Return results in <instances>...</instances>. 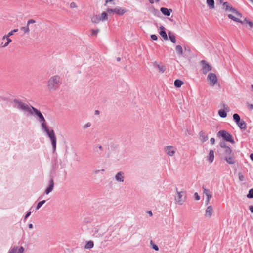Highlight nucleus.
I'll use <instances>...</instances> for the list:
<instances>
[{"instance_id": "1", "label": "nucleus", "mask_w": 253, "mask_h": 253, "mask_svg": "<svg viewBox=\"0 0 253 253\" xmlns=\"http://www.w3.org/2000/svg\"><path fill=\"white\" fill-rule=\"evenodd\" d=\"M62 84L61 76L56 75L51 76L47 81V88L49 91L57 90Z\"/></svg>"}, {"instance_id": "2", "label": "nucleus", "mask_w": 253, "mask_h": 253, "mask_svg": "<svg viewBox=\"0 0 253 253\" xmlns=\"http://www.w3.org/2000/svg\"><path fill=\"white\" fill-rule=\"evenodd\" d=\"M13 105L14 108L28 115L29 113H31V110L33 107L17 99L13 100Z\"/></svg>"}, {"instance_id": "3", "label": "nucleus", "mask_w": 253, "mask_h": 253, "mask_svg": "<svg viewBox=\"0 0 253 253\" xmlns=\"http://www.w3.org/2000/svg\"><path fill=\"white\" fill-rule=\"evenodd\" d=\"M31 112V113H29V115H33L36 118L37 121L41 123V127L47 125L44 116L40 110L34 107H32Z\"/></svg>"}, {"instance_id": "4", "label": "nucleus", "mask_w": 253, "mask_h": 253, "mask_svg": "<svg viewBox=\"0 0 253 253\" xmlns=\"http://www.w3.org/2000/svg\"><path fill=\"white\" fill-rule=\"evenodd\" d=\"M42 129L46 133L47 135L49 138L51 144L52 146V148L53 150L54 151L56 148V138L55 136V133L52 129H50L47 125L41 127Z\"/></svg>"}, {"instance_id": "5", "label": "nucleus", "mask_w": 253, "mask_h": 253, "mask_svg": "<svg viewBox=\"0 0 253 253\" xmlns=\"http://www.w3.org/2000/svg\"><path fill=\"white\" fill-rule=\"evenodd\" d=\"M176 195L175 196L174 199L175 203L179 205H182L186 200V193L185 191H178L177 189H176Z\"/></svg>"}, {"instance_id": "6", "label": "nucleus", "mask_w": 253, "mask_h": 253, "mask_svg": "<svg viewBox=\"0 0 253 253\" xmlns=\"http://www.w3.org/2000/svg\"><path fill=\"white\" fill-rule=\"evenodd\" d=\"M18 31V29H15L9 32L7 35L3 36L2 38V40L3 41L7 40V42H2L0 44L1 47L3 48L7 47L9 44V43L12 42V40L9 38V37L13 35L14 33L17 32Z\"/></svg>"}, {"instance_id": "7", "label": "nucleus", "mask_w": 253, "mask_h": 253, "mask_svg": "<svg viewBox=\"0 0 253 253\" xmlns=\"http://www.w3.org/2000/svg\"><path fill=\"white\" fill-rule=\"evenodd\" d=\"M217 135L219 137H221L224 140L226 141L229 142L232 144L235 143V141L232 137V136L227 131L220 130L218 131Z\"/></svg>"}, {"instance_id": "8", "label": "nucleus", "mask_w": 253, "mask_h": 253, "mask_svg": "<svg viewBox=\"0 0 253 253\" xmlns=\"http://www.w3.org/2000/svg\"><path fill=\"white\" fill-rule=\"evenodd\" d=\"M222 3L223 6L225 8L226 11H231L238 17H242V14L235 8H233L228 2H225Z\"/></svg>"}, {"instance_id": "9", "label": "nucleus", "mask_w": 253, "mask_h": 253, "mask_svg": "<svg viewBox=\"0 0 253 253\" xmlns=\"http://www.w3.org/2000/svg\"><path fill=\"white\" fill-rule=\"evenodd\" d=\"M207 80L210 85L213 86L218 82V79L215 74L210 73L207 76Z\"/></svg>"}, {"instance_id": "10", "label": "nucleus", "mask_w": 253, "mask_h": 253, "mask_svg": "<svg viewBox=\"0 0 253 253\" xmlns=\"http://www.w3.org/2000/svg\"><path fill=\"white\" fill-rule=\"evenodd\" d=\"M165 152L169 156L172 157L176 153V148L173 146H167L164 147Z\"/></svg>"}, {"instance_id": "11", "label": "nucleus", "mask_w": 253, "mask_h": 253, "mask_svg": "<svg viewBox=\"0 0 253 253\" xmlns=\"http://www.w3.org/2000/svg\"><path fill=\"white\" fill-rule=\"evenodd\" d=\"M200 63L202 65V70L204 74H207L209 71L212 70V67L205 60H202Z\"/></svg>"}, {"instance_id": "12", "label": "nucleus", "mask_w": 253, "mask_h": 253, "mask_svg": "<svg viewBox=\"0 0 253 253\" xmlns=\"http://www.w3.org/2000/svg\"><path fill=\"white\" fill-rule=\"evenodd\" d=\"M223 109H220L218 111L219 115L222 118H225L227 116V112L229 111V108L226 104L223 105Z\"/></svg>"}, {"instance_id": "13", "label": "nucleus", "mask_w": 253, "mask_h": 253, "mask_svg": "<svg viewBox=\"0 0 253 253\" xmlns=\"http://www.w3.org/2000/svg\"><path fill=\"white\" fill-rule=\"evenodd\" d=\"M225 160L229 164H234L236 162L235 157L234 153L224 156Z\"/></svg>"}, {"instance_id": "14", "label": "nucleus", "mask_w": 253, "mask_h": 253, "mask_svg": "<svg viewBox=\"0 0 253 253\" xmlns=\"http://www.w3.org/2000/svg\"><path fill=\"white\" fill-rule=\"evenodd\" d=\"M213 212V210L212 206H209L206 209L205 216L206 218H210L211 217Z\"/></svg>"}, {"instance_id": "15", "label": "nucleus", "mask_w": 253, "mask_h": 253, "mask_svg": "<svg viewBox=\"0 0 253 253\" xmlns=\"http://www.w3.org/2000/svg\"><path fill=\"white\" fill-rule=\"evenodd\" d=\"M115 179L117 182H123L125 179L124 173L122 171L118 172L115 176Z\"/></svg>"}, {"instance_id": "16", "label": "nucleus", "mask_w": 253, "mask_h": 253, "mask_svg": "<svg viewBox=\"0 0 253 253\" xmlns=\"http://www.w3.org/2000/svg\"><path fill=\"white\" fill-rule=\"evenodd\" d=\"M228 17L229 18L232 19L234 21L239 22L241 24H243V21L240 19V18H241V17H238L233 13L232 14H228Z\"/></svg>"}, {"instance_id": "17", "label": "nucleus", "mask_w": 253, "mask_h": 253, "mask_svg": "<svg viewBox=\"0 0 253 253\" xmlns=\"http://www.w3.org/2000/svg\"><path fill=\"white\" fill-rule=\"evenodd\" d=\"M53 187H54V182H53V180L51 178L49 180V186H48V188L45 190L44 193L46 194H48L50 192H51L52 191V190L53 189Z\"/></svg>"}, {"instance_id": "18", "label": "nucleus", "mask_w": 253, "mask_h": 253, "mask_svg": "<svg viewBox=\"0 0 253 253\" xmlns=\"http://www.w3.org/2000/svg\"><path fill=\"white\" fill-rule=\"evenodd\" d=\"M199 139L202 143H204L208 139V136L204 132L202 131L199 133Z\"/></svg>"}, {"instance_id": "19", "label": "nucleus", "mask_w": 253, "mask_h": 253, "mask_svg": "<svg viewBox=\"0 0 253 253\" xmlns=\"http://www.w3.org/2000/svg\"><path fill=\"white\" fill-rule=\"evenodd\" d=\"M153 64L155 67H157L158 68L160 73H163L166 70V68L165 66L160 65V64H158L156 62H153Z\"/></svg>"}, {"instance_id": "20", "label": "nucleus", "mask_w": 253, "mask_h": 253, "mask_svg": "<svg viewBox=\"0 0 253 253\" xmlns=\"http://www.w3.org/2000/svg\"><path fill=\"white\" fill-rule=\"evenodd\" d=\"M113 12L119 15H122L126 12V10L121 7H116L113 9Z\"/></svg>"}, {"instance_id": "21", "label": "nucleus", "mask_w": 253, "mask_h": 253, "mask_svg": "<svg viewBox=\"0 0 253 253\" xmlns=\"http://www.w3.org/2000/svg\"><path fill=\"white\" fill-rule=\"evenodd\" d=\"M160 31L159 32L160 35L166 40H168V36L165 30V28L164 26H161L160 27Z\"/></svg>"}, {"instance_id": "22", "label": "nucleus", "mask_w": 253, "mask_h": 253, "mask_svg": "<svg viewBox=\"0 0 253 253\" xmlns=\"http://www.w3.org/2000/svg\"><path fill=\"white\" fill-rule=\"evenodd\" d=\"M160 11L164 15L166 16H169L172 10L171 9H169L167 8L162 7L160 9Z\"/></svg>"}, {"instance_id": "23", "label": "nucleus", "mask_w": 253, "mask_h": 253, "mask_svg": "<svg viewBox=\"0 0 253 253\" xmlns=\"http://www.w3.org/2000/svg\"><path fill=\"white\" fill-rule=\"evenodd\" d=\"M91 20L92 23L97 24L101 21V18L97 15H93L91 17Z\"/></svg>"}, {"instance_id": "24", "label": "nucleus", "mask_w": 253, "mask_h": 253, "mask_svg": "<svg viewBox=\"0 0 253 253\" xmlns=\"http://www.w3.org/2000/svg\"><path fill=\"white\" fill-rule=\"evenodd\" d=\"M214 151L212 150H211L209 152V155L208 157V161L210 163H211L213 162L214 160Z\"/></svg>"}, {"instance_id": "25", "label": "nucleus", "mask_w": 253, "mask_h": 253, "mask_svg": "<svg viewBox=\"0 0 253 253\" xmlns=\"http://www.w3.org/2000/svg\"><path fill=\"white\" fill-rule=\"evenodd\" d=\"M202 189L203 190V193L205 194L207 198L212 197V195L209 189H207L204 186H203Z\"/></svg>"}, {"instance_id": "26", "label": "nucleus", "mask_w": 253, "mask_h": 253, "mask_svg": "<svg viewBox=\"0 0 253 253\" xmlns=\"http://www.w3.org/2000/svg\"><path fill=\"white\" fill-rule=\"evenodd\" d=\"M237 125H238V126L240 127V129H246V124L245 123V122L243 120L242 121H240V122L239 123H237Z\"/></svg>"}, {"instance_id": "27", "label": "nucleus", "mask_w": 253, "mask_h": 253, "mask_svg": "<svg viewBox=\"0 0 253 253\" xmlns=\"http://www.w3.org/2000/svg\"><path fill=\"white\" fill-rule=\"evenodd\" d=\"M93 246H94L93 242L92 241H89L86 243V244L84 246V248L86 249H89L92 248L93 247Z\"/></svg>"}, {"instance_id": "28", "label": "nucleus", "mask_w": 253, "mask_h": 253, "mask_svg": "<svg viewBox=\"0 0 253 253\" xmlns=\"http://www.w3.org/2000/svg\"><path fill=\"white\" fill-rule=\"evenodd\" d=\"M233 153L231 149L228 146L224 149V156H227Z\"/></svg>"}, {"instance_id": "29", "label": "nucleus", "mask_w": 253, "mask_h": 253, "mask_svg": "<svg viewBox=\"0 0 253 253\" xmlns=\"http://www.w3.org/2000/svg\"><path fill=\"white\" fill-rule=\"evenodd\" d=\"M184 84L183 82L179 79H177L174 81V85L176 87H180Z\"/></svg>"}, {"instance_id": "30", "label": "nucleus", "mask_w": 253, "mask_h": 253, "mask_svg": "<svg viewBox=\"0 0 253 253\" xmlns=\"http://www.w3.org/2000/svg\"><path fill=\"white\" fill-rule=\"evenodd\" d=\"M207 3L211 9L214 8V0H207Z\"/></svg>"}, {"instance_id": "31", "label": "nucleus", "mask_w": 253, "mask_h": 253, "mask_svg": "<svg viewBox=\"0 0 253 253\" xmlns=\"http://www.w3.org/2000/svg\"><path fill=\"white\" fill-rule=\"evenodd\" d=\"M175 49H176V52H177V53L179 55H180V56L182 55L183 49H182V47L180 45H177L176 46Z\"/></svg>"}, {"instance_id": "32", "label": "nucleus", "mask_w": 253, "mask_h": 253, "mask_svg": "<svg viewBox=\"0 0 253 253\" xmlns=\"http://www.w3.org/2000/svg\"><path fill=\"white\" fill-rule=\"evenodd\" d=\"M233 118L234 121L236 123H239L240 120V117L238 114H234L233 115Z\"/></svg>"}, {"instance_id": "33", "label": "nucleus", "mask_w": 253, "mask_h": 253, "mask_svg": "<svg viewBox=\"0 0 253 253\" xmlns=\"http://www.w3.org/2000/svg\"><path fill=\"white\" fill-rule=\"evenodd\" d=\"M243 24L246 23L247 24L250 28H252L253 26V23L249 20V19H247V18H245L244 20L243 21Z\"/></svg>"}, {"instance_id": "34", "label": "nucleus", "mask_w": 253, "mask_h": 253, "mask_svg": "<svg viewBox=\"0 0 253 253\" xmlns=\"http://www.w3.org/2000/svg\"><path fill=\"white\" fill-rule=\"evenodd\" d=\"M169 37L170 41L173 43H175L176 42L175 37L174 35L171 34L170 32L169 33Z\"/></svg>"}, {"instance_id": "35", "label": "nucleus", "mask_w": 253, "mask_h": 253, "mask_svg": "<svg viewBox=\"0 0 253 253\" xmlns=\"http://www.w3.org/2000/svg\"><path fill=\"white\" fill-rule=\"evenodd\" d=\"M20 29L22 30L25 34H28L30 32V29L27 25L25 27H21Z\"/></svg>"}, {"instance_id": "36", "label": "nucleus", "mask_w": 253, "mask_h": 253, "mask_svg": "<svg viewBox=\"0 0 253 253\" xmlns=\"http://www.w3.org/2000/svg\"><path fill=\"white\" fill-rule=\"evenodd\" d=\"M18 250V247L14 246L12 248H10L8 253H16Z\"/></svg>"}, {"instance_id": "37", "label": "nucleus", "mask_w": 253, "mask_h": 253, "mask_svg": "<svg viewBox=\"0 0 253 253\" xmlns=\"http://www.w3.org/2000/svg\"><path fill=\"white\" fill-rule=\"evenodd\" d=\"M101 21H104L108 19V15L105 12H103L101 14Z\"/></svg>"}, {"instance_id": "38", "label": "nucleus", "mask_w": 253, "mask_h": 253, "mask_svg": "<svg viewBox=\"0 0 253 253\" xmlns=\"http://www.w3.org/2000/svg\"><path fill=\"white\" fill-rule=\"evenodd\" d=\"M103 147L101 145L96 146L95 148V152L98 154H100L101 152L103 151Z\"/></svg>"}, {"instance_id": "39", "label": "nucleus", "mask_w": 253, "mask_h": 253, "mask_svg": "<svg viewBox=\"0 0 253 253\" xmlns=\"http://www.w3.org/2000/svg\"><path fill=\"white\" fill-rule=\"evenodd\" d=\"M45 203V200H42V201L39 202L36 207V210H39L42 206Z\"/></svg>"}, {"instance_id": "40", "label": "nucleus", "mask_w": 253, "mask_h": 253, "mask_svg": "<svg viewBox=\"0 0 253 253\" xmlns=\"http://www.w3.org/2000/svg\"><path fill=\"white\" fill-rule=\"evenodd\" d=\"M247 197L248 198H253V188L251 189L249 191L248 194L247 195Z\"/></svg>"}, {"instance_id": "41", "label": "nucleus", "mask_w": 253, "mask_h": 253, "mask_svg": "<svg viewBox=\"0 0 253 253\" xmlns=\"http://www.w3.org/2000/svg\"><path fill=\"white\" fill-rule=\"evenodd\" d=\"M238 177H239V179L240 181H243L245 179L244 176L241 172H239L238 173Z\"/></svg>"}, {"instance_id": "42", "label": "nucleus", "mask_w": 253, "mask_h": 253, "mask_svg": "<svg viewBox=\"0 0 253 253\" xmlns=\"http://www.w3.org/2000/svg\"><path fill=\"white\" fill-rule=\"evenodd\" d=\"M220 146L223 148L224 149L226 148V147H228V146L226 145V143L224 142V141H221L220 142Z\"/></svg>"}, {"instance_id": "43", "label": "nucleus", "mask_w": 253, "mask_h": 253, "mask_svg": "<svg viewBox=\"0 0 253 253\" xmlns=\"http://www.w3.org/2000/svg\"><path fill=\"white\" fill-rule=\"evenodd\" d=\"M36 22L35 20L33 19H29L27 23V25L29 26L31 24H34Z\"/></svg>"}, {"instance_id": "44", "label": "nucleus", "mask_w": 253, "mask_h": 253, "mask_svg": "<svg viewBox=\"0 0 253 253\" xmlns=\"http://www.w3.org/2000/svg\"><path fill=\"white\" fill-rule=\"evenodd\" d=\"M99 31V29H97L96 30L92 29L91 30V35H92V36L96 35L97 34V33H98Z\"/></svg>"}, {"instance_id": "45", "label": "nucleus", "mask_w": 253, "mask_h": 253, "mask_svg": "<svg viewBox=\"0 0 253 253\" xmlns=\"http://www.w3.org/2000/svg\"><path fill=\"white\" fill-rule=\"evenodd\" d=\"M70 7L71 8H77V5L76 4V3L74 2H72L70 3Z\"/></svg>"}, {"instance_id": "46", "label": "nucleus", "mask_w": 253, "mask_h": 253, "mask_svg": "<svg viewBox=\"0 0 253 253\" xmlns=\"http://www.w3.org/2000/svg\"><path fill=\"white\" fill-rule=\"evenodd\" d=\"M18 252L17 253H24V249L23 247H20L19 249H18Z\"/></svg>"}, {"instance_id": "47", "label": "nucleus", "mask_w": 253, "mask_h": 253, "mask_svg": "<svg viewBox=\"0 0 253 253\" xmlns=\"http://www.w3.org/2000/svg\"><path fill=\"white\" fill-rule=\"evenodd\" d=\"M91 125V124L90 123V122H88L87 123H86L85 125H84L83 126V128L84 129H86L89 127H90Z\"/></svg>"}, {"instance_id": "48", "label": "nucleus", "mask_w": 253, "mask_h": 253, "mask_svg": "<svg viewBox=\"0 0 253 253\" xmlns=\"http://www.w3.org/2000/svg\"><path fill=\"white\" fill-rule=\"evenodd\" d=\"M105 170L104 169H102L101 170H94L93 171V173L94 174H98L100 171H104Z\"/></svg>"}, {"instance_id": "49", "label": "nucleus", "mask_w": 253, "mask_h": 253, "mask_svg": "<svg viewBox=\"0 0 253 253\" xmlns=\"http://www.w3.org/2000/svg\"><path fill=\"white\" fill-rule=\"evenodd\" d=\"M194 196H195V199L196 200H200V197L199 195H198V194L197 192L194 193Z\"/></svg>"}, {"instance_id": "50", "label": "nucleus", "mask_w": 253, "mask_h": 253, "mask_svg": "<svg viewBox=\"0 0 253 253\" xmlns=\"http://www.w3.org/2000/svg\"><path fill=\"white\" fill-rule=\"evenodd\" d=\"M152 248L156 250V251H158L159 250V247L158 246L156 245V244H153V246H152Z\"/></svg>"}, {"instance_id": "51", "label": "nucleus", "mask_w": 253, "mask_h": 253, "mask_svg": "<svg viewBox=\"0 0 253 253\" xmlns=\"http://www.w3.org/2000/svg\"><path fill=\"white\" fill-rule=\"evenodd\" d=\"M151 38L153 40H157L158 38H157V36L156 35H151Z\"/></svg>"}, {"instance_id": "52", "label": "nucleus", "mask_w": 253, "mask_h": 253, "mask_svg": "<svg viewBox=\"0 0 253 253\" xmlns=\"http://www.w3.org/2000/svg\"><path fill=\"white\" fill-rule=\"evenodd\" d=\"M248 106L250 110H253V105L252 104H249L248 103Z\"/></svg>"}, {"instance_id": "53", "label": "nucleus", "mask_w": 253, "mask_h": 253, "mask_svg": "<svg viewBox=\"0 0 253 253\" xmlns=\"http://www.w3.org/2000/svg\"><path fill=\"white\" fill-rule=\"evenodd\" d=\"M210 142L212 145H213L215 143V139L214 138H211Z\"/></svg>"}, {"instance_id": "54", "label": "nucleus", "mask_w": 253, "mask_h": 253, "mask_svg": "<svg viewBox=\"0 0 253 253\" xmlns=\"http://www.w3.org/2000/svg\"><path fill=\"white\" fill-rule=\"evenodd\" d=\"M31 212L30 211L27 212L26 215L25 216V219L28 218L31 215Z\"/></svg>"}, {"instance_id": "55", "label": "nucleus", "mask_w": 253, "mask_h": 253, "mask_svg": "<svg viewBox=\"0 0 253 253\" xmlns=\"http://www.w3.org/2000/svg\"><path fill=\"white\" fill-rule=\"evenodd\" d=\"M211 199V198H207V199H206V205H208Z\"/></svg>"}, {"instance_id": "56", "label": "nucleus", "mask_w": 253, "mask_h": 253, "mask_svg": "<svg viewBox=\"0 0 253 253\" xmlns=\"http://www.w3.org/2000/svg\"><path fill=\"white\" fill-rule=\"evenodd\" d=\"M154 13L155 15H157V14H159V11H158L157 9H154Z\"/></svg>"}, {"instance_id": "57", "label": "nucleus", "mask_w": 253, "mask_h": 253, "mask_svg": "<svg viewBox=\"0 0 253 253\" xmlns=\"http://www.w3.org/2000/svg\"><path fill=\"white\" fill-rule=\"evenodd\" d=\"M249 209L252 213H253V206H250Z\"/></svg>"}, {"instance_id": "58", "label": "nucleus", "mask_w": 253, "mask_h": 253, "mask_svg": "<svg viewBox=\"0 0 253 253\" xmlns=\"http://www.w3.org/2000/svg\"><path fill=\"white\" fill-rule=\"evenodd\" d=\"M107 11L108 12H113V9H108Z\"/></svg>"}, {"instance_id": "59", "label": "nucleus", "mask_w": 253, "mask_h": 253, "mask_svg": "<svg viewBox=\"0 0 253 253\" xmlns=\"http://www.w3.org/2000/svg\"><path fill=\"white\" fill-rule=\"evenodd\" d=\"M28 227H29V229H32L33 228L32 224H29L28 225Z\"/></svg>"}, {"instance_id": "60", "label": "nucleus", "mask_w": 253, "mask_h": 253, "mask_svg": "<svg viewBox=\"0 0 253 253\" xmlns=\"http://www.w3.org/2000/svg\"><path fill=\"white\" fill-rule=\"evenodd\" d=\"M95 115H99V111L96 110L95 111Z\"/></svg>"}, {"instance_id": "61", "label": "nucleus", "mask_w": 253, "mask_h": 253, "mask_svg": "<svg viewBox=\"0 0 253 253\" xmlns=\"http://www.w3.org/2000/svg\"><path fill=\"white\" fill-rule=\"evenodd\" d=\"M250 157L252 161H253V153L250 155Z\"/></svg>"}, {"instance_id": "62", "label": "nucleus", "mask_w": 253, "mask_h": 253, "mask_svg": "<svg viewBox=\"0 0 253 253\" xmlns=\"http://www.w3.org/2000/svg\"><path fill=\"white\" fill-rule=\"evenodd\" d=\"M113 1V0H106L105 5H106L108 2H110V1Z\"/></svg>"}, {"instance_id": "63", "label": "nucleus", "mask_w": 253, "mask_h": 253, "mask_svg": "<svg viewBox=\"0 0 253 253\" xmlns=\"http://www.w3.org/2000/svg\"><path fill=\"white\" fill-rule=\"evenodd\" d=\"M148 214H149L151 216H152L153 214H152V212H151V211H149L148 212Z\"/></svg>"}, {"instance_id": "64", "label": "nucleus", "mask_w": 253, "mask_h": 253, "mask_svg": "<svg viewBox=\"0 0 253 253\" xmlns=\"http://www.w3.org/2000/svg\"><path fill=\"white\" fill-rule=\"evenodd\" d=\"M251 88L252 91H253V85H252L251 86Z\"/></svg>"}]
</instances>
